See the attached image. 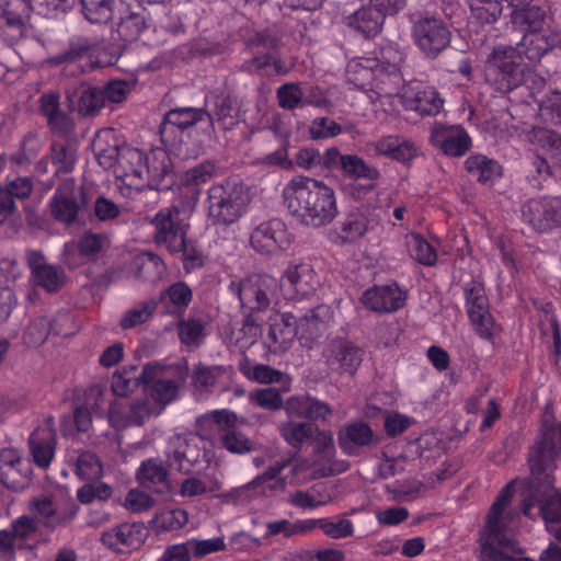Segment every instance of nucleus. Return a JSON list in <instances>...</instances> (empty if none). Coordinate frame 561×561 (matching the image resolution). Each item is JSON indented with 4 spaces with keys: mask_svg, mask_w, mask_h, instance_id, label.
<instances>
[{
    "mask_svg": "<svg viewBox=\"0 0 561 561\" xmlns=\"http://www.w3.org/2000/svg\"><path fill=\"white\" fill-rule=\"evenodd\" d=\"M540 436L530 449L529 480H514L510 484L514 483L512 494L517 486L522 490L523 513L533 517L531 510L538 504L539 515L545 520L547 530L553 531V525L561 522V492L554 488L552 476L558 450L554 438L561 437V425H545Z\"/></svg>",
    "mask_w": 561,
    "mask_h": 561,
    "instance_id": "f257e3e1",
    "label": "nucleus"
},
{
    "mask_svg": "<svg viewBox=\"0 0 561 561\" xmlns=\"http://www.w3.org/2000/svg\"><path fill=\"white\" fill-rule=\"evenodd\" d=\"M175 375L172 366L150 363L144 367L140 376L144 391L150 397L149 399L133 407H125L116 401L108 402L101 397L98 409L104 411L108 403V422L115 428H123L130 424L139 425L146 417L159 415L163 408L176 398L179 382L175 380Z\"/></svg>",
    "mask_w": 561,
    "mask_h": 561,
    "instance_id": "f03ea898",
    "label": "nucleus"
},
{
    "mask_svg": "<svg viewBox=\"0 0 561 561\" xmlns=\"http://www.w3.org/2000/svg\"><path fill=\"white\" fill-rule=\"evenodd\" d=\"M283 199L289 214L302 225L320 228L331 224L339 214L334 190L313 178L298 175L286 183Z\"/></svg>",
    "mask_w": 561,
    "mask_h": 561,
    "instance_id": "7ed1b4c3",
    "label": "nucleus"
},
{
    "mask_svg": "<svg viewBox=\"0 0 561 561\" xmlns=\"http://www.w3.org/2000/svg\"><path fill=\"white\" fill-rule=\"evenodd\" d=\"M401 56L393 60L380 62L376 58L356 57L346 66L347 80L355 87L366 91L370 101L382 111H391L394 101L391 99L397 85L402 81L399 69Z\"/></svg>",
    "mask_w": 561,
    "mask_h": 561,
    "instance_id": "20e7f679",
    "label": "nucleus"
},
{
    "mask_svg": "<svg viewBox=\"0 0 561 561\" xmlns=\"http://www.w3.org/2000/svg\"><path fill=\"white\" fill-rule=\"evenodd\" d=\"M514 483L507 484L492 504L480 530V561H535L529 558H512L503 549L512 545L510 525L513 512L508 508Z\"/></svg>",
    "mask_w": 561,
    "mask_h": 561,
    "instance_id": "39448f33",
    "label": "nucleus"
},
{
    "mask_svg": "<svg viewBox=\"0 0 561 561\" xmlns=\"http://www.w3.org/2000/svg\"><path fill=\"white\" fill-rule=\"evenodd\" d=\"M251 201L249 186L240 181L213 184L205 201L207 219L213 225H232L248 213Z\"/></svg>",
    "mask_w": 561,
    "mask_h": 561,
    "instance_id": "423d86ee",
    "label": "nucleus"
},
{
    "mask_svg": "<svg viewBox=\"0 0 561 561\" xmlns=\"http://www.w3.org/2000/svg\"><path fill=\"white\" fill-rule=\"evenodd\" d=\"M522 49L499 44L493 47L484 62L486 82L496 91L507 93L524 81Z\"/></svg>",
    "mask_w": 561,
    "mask_h": 561,
    "instance_id": "0eeeda50",
    "label": "nucleus"
},
{
    "mask_svg": "<svg viewBox=\"0 0 561 561\" xmlns=\"http://www.w3.org/2000/svg\"><path fill=\"white\" fill-rule=\"evenodd\" d=\"M73 2L75 0H9L1 9L0 27L5 26L3 35L15 41L23 36L25 22L32 10L48 15L55 10L66 11Z\"/></svg>",
    "mask_w": 561,
    "mask_h": 561,
    "instance_id": "6e6552de",
    "label": "nucleus"
},
{
    "mask_svg": "<svg viewBox=\"0 0 561 561\" xmlns=\"http://www.w3.org/2000/svg\"><path fill=\"white\" fill-rule=\"evenodd\" d=\"M211 447V442L198 434L176 436L169 445L170 459L182 472L199 473L215 458Z\"/></svg>",
    "mask_w": 561,
    "mask_h": 561,
    "instance_id": "1a4fd4ad",
    "label": "nucleus"
},
{
    "mask_svg": "<svg viewBox=\"0 0 561 561\" xmlns=\"http://www.w3.org/2000/svg\"><path fill=\"white\" fill-rule=\"evenodd\" d=\"M285 463H276L270 467L263 474L256 477L251 482L233 490L232 495L239 504H244L252 497L264 492L263 484L268 483L273 490H284L289 483H304L316 477V470L311 469L307 461L297 460L291 468V477L279 478L278 474L285 468Z\"/></svg>",
    "mask_w": 561,
    "mask_h": 561,
    "instance_id": "9d476101",
    "label": "nucleus"
},
{
    "mask_svg": "<svg viewBox=\"0 0 561 561\" xmlns=\"http://www.w3.org/2000/svg\"><path fill=\"white\" fill-rule=\"evenodd\" d=\"M230 289L238 296L242 308L250 312H261L275 302L278 282L270 275H251L240 282H232Z\"/></svg>",
    "mask_w": 561,
    "mask_h": 561,
    "instance_id": "9b49d317",
    "label": "nucleus"
},
{
    "mask_svg": "<svg viewBox=\"0 0 561 561\" xmlns=\"http://www.w3.org/2000/svg\"><path fill=\"white\" fill-rule=\"evenodd\" d=\"M146 157L142 150L123 146L119 159L113 168L115 186L122 195L131 197L146 184Z\"/></svg>",
    "mask_w": 561,
    "mask_h": 561,
    "instance_id": "f8f14e48",
    "label": "nucleus"
},
{
    "mask_svg": "<svg viewBox=\"0 0 561 561\" xmlns=\"http://www.w3.org/2000/svg\"><path fill=\"white\" fill-rule=\"evenodd\" d=\"M154 240L172 253H180L186 244L187 216L176 206L163 208L152 219Z\"/></svg>",
    "mask_w": 561,
    "mask_h": 561,
    "instance_id": "ddd939ff",
    "label": "nucleus"
},
{
    "mask_svg": "<svg viewBox=\"0 0 561 561\" xmlns=\"http://www.w3.org/2000/svg\"><path fill=\"white\" fill-rule=\"evenodd\" d=\"M391 99L394 101V107L390 112H394L397 105L401 104L405 110L417 112L421 115H436L444 104L435 88L420 81H411L408 84H402L401 81Z\"/></svg>",
    "mask_w": 561,
    "mask_h": 561,
    "instance_id": "4468645a",
    "label": "nucleus"
},
{
    "mask_svg": "<svg viewBox=\"0 0 561 561\" xmlns=\"http://www.w3.org/2000/svg\"><path fill=\"white\" fill-rule=\"evenodd\" d=\"M237 422L236 413L229 410H214L198 419L202 430L210 427L219 432L225 448L233 454H243L252 450L253 443L241 432L233 428Z\"/></svg>",
    "mask_w": 561,
    "mask_h": 561,
    "instance_id": "2eb2a0df",
    "label": "nucleus"
},
{
    "mask_svg": "<svg viewBox=\"0 0 561 561\" xmlns=\"http://www.w3.org/2000/svg\"><path fill=\"white\" fill-rule=\"evenodd\" d=\"M280 285L287 298L302 300L316 293L320 279L309 262L295 260L284 270Z\"/></svg>",
    "mask_w": 561,
    "mask_h": 561,
    "instance_id": "dca6fc26",
    "label": "nucleus"
},
{
    "mask_svg": "<svg viewBox=\"0 0 561 561\" xmlns=\"http://www.w3.org/2000/svg\"><path fill=\"white\" fill-rule=\"evenodd\" d=\"M291 234L286 224L277 218L256 226L250 236L251 247L264 255H276L290 248Z\"/></svg>",
    "mask_w": 561,
    "mask_h": 561,
    "instance_id": "f3484780",
    "label": "nucleus"
},
{
    "mask_svg": "<svg viewBox=\"0 0 561 561\" xmlns=\"http://www.w3.org/2000/svg\"><path fill=\"white\" fill-rule=\"evenodd\" d=\"M322 358L331 371L352 376L362 364L363 351L348 339L335 336L327 341Z\"/></svg>",
    "mask_w": 561,
    "mask_h": 561,
    "instance_id": "a211bd4d",
    "label": "nucleus"
},
{
    "mask_svg": "<svg viewBox=\"0 0 561 561\" xmlns=\"http://www.w3.org/2000/svg\"><path fill=\"white\" fill-rule=\"evenodd\" d=\"M412 36L416 46L428 57H436L450 42V32L437 18H421L415 21Z\"/></svg>",
    "mask_w": 561,
    "mask_h": 561,
    "instance_id": "6ab92c4d",
    "label": "nucleus"
},
{
    "mask_svg": "<svg viewBox=\"0 0 561 561\" xmlns=\"http://www.w3.org/2000/svg\"><path fill=\"white\" fill-rule=\"evenodd\" d=\"M148 536L147 528L141 523H122L104 530L101 542L116 553H129L139 549Z\"/></svg>",
    "mask_w": 561,
    "mask_h": 561,
    "instance_id": "aec40b11",
    "label": "nucleus"
},
{
    "mask_svg": "<svg viewBox=\"0 0 561 561\" xmlns=\"http://www.w3.org/2000/svg\"><path fill=\"white\" fill-rule=\"evenodd\" d=\"M300 333V325L297 327L293 314L275 312L270 317L265 344L271 352L283 353L291 346L295 337Z\"/></svg>",
    "mask_w": 561,
    "mask_h": 561,
    "instance_id": "412c9836",
    "label": "nucleus"
},
{
    "mask_svg": "<svg viewBox=\"0 0 561 561\" xmlns=\"http://www.w3.org/2000/svg\"><path fill=\"white\" fill-rule=\"evenodd\" d=\"M466 300L468 316L476 331L483 337L491 335L493 319L489 311V300L483 286L478 282H471L466 286Z\"/></svg>",
    "mask_w": 561,
    "mask_h": 561,
    "instance_id": "4be33fe9",
    "label": "nucleus"
},
{
    "mask_svg": "<svg viewBox=\"0 0 561 561\" xmlns=\"http://www.w3.org/2000/svg\"><path fill=\"white\" fill-rule=\"evenodd\" d=\"M523 216L538 231L561 226V197L530 201Z\"/></svg>",
    "mask_w": 561,
    "mask_h": 561,
    "instance_id": "5701e85b",
    "label": "nucleus"
},
{
    "mask_svg": "<svg viewBox=\"0 0 561 561\" xmlns=\"http://www.w3.org/2000/svg\"><path fill=\"white\" fill-rule=\"evenodd\" d=\"M431 141L445 154L451 157L463 156L471 146L470 137L462 127L447 126L440 123H436L432 127Z\"/></svg>",
    "mask_w": 561,
    "mask_h": 561,
    "instance_id": "b1692460",
    "label": "nucleus"
},
{
    "mask_svg": "<svg viewBox=\"0 0 561 561\" xmlns=\"http://www.w3.org/2000/svg\"><path fill=\"white\" fill-rule=\"evenodd\" d=\"M405 293L397 285H387L367 289L362 297L363 304L377 312H392L405 302Z\"/></svg>",
    "mask_w": 561,
    "mask_h": 561,
    "instance_id": "393cba45",
    "label": "nucleus"
},
{
    "mask_svg": "<svg viewBox=\"0 0 561 561\" xmlns=\"http://www.w3.org/2000/svg\"><path fill=\"white\" fill-rule=\"evenodd\" d=\"M33 191V182L27 176H8L0 186V226L15 213L13 197L25 198Z\"/></svg>",
    "mask_w": 561,
    "mask_h": 561,
    "instance_id": "a878e982",
    "label": "nucleus"
},
{
    "mask_svg": "<svg viewBox=\"0 0 561 561\" xmlns=\"http://www.w3.org/2000/svg\"><path fill=\"white\" fill-rule=\"evenodd\" d=\"M28 468L19 450L14 448L0 449V481L9 489L18 490L26 480Z\"/></svg>",
    "mask_w": 561,
    "mask_h": 561,
    "instance_id": "bb28decb",
    "label": "nucleus"
},
{
    "mask_svg": "<svg viewBox=\"0 0 561 561\" xmlns=\"http://www.w3.org/2000/svg\"><path fill=\"white\" fill-rule=\"evenodd\" d=\"M122 145L118 134L113 128H103L96 133L92 141V149L99 164L104 169L115 167L121 156Z\"/></svg>",
    "mask_w": 561,
    "mask_h": 561,
    "instance_id": "cd10ccee",
    "label": "nucleus"
},
{
    "mask_svg": "<svg viewBox=\"0 0 561 561\" xmlns=\"http://www.w3.org/2000/svg\"><path fill=\"white\" fill-rule=\"evenodd\" d=\"M108 245L105 237L96 233L84 234L78 244L68 243L65 245L64 262L70 267L82 264V257H90L101 252Z\"/></svg>",
    "mask_w": 561,
    "mask_h": 561,
    "instance_id": "c85d7f7f",
    "label": "nucleus"
},
{
    "mask_svg": "<svg viewBox=\"0 0 561 561\" xmlns=\"http://www.w3.org/2000/svg\"><path fill=\"white\" fill-rule=\"evenodd\" d=\"M53 216L64 222L72 221L78 213L76 201V183L72 179H66L57 188L50 202Z\"/></svg>",
    "mask_w": 561,
    "mask_h": 561,
    "instance_id": "c756f323",
    "label": "nucleus"
},
{
    "mask_svg": "<svg viewBox=\"0 0 561 561\" xmlns=\"http://www.w3.org/2000/svg\"><path fill=\"white\" fill-rule=\"evenodd\" d=\"M531 141L541 149L547 157H538L535 165L539 174L552 173L548 158L561 161V138L554 131L546 128H536L533 131Z\"/></svg>",
    "mask_w": 561,
    "mask_h": 561,
    "instance_id": "7c9ffc66",
    "label": "nucleus"
},
{
    "mask_svg": "<svg viewBox=\"0 0 561 561\" xmlns=\"http://www.w3.org/2000/svg\"><path fill=\"white\" fill-rule=\"evenodd\" d=\"M113 21L118 38L124 42L138 39L147 28L145 15L133 11L124 2H119V10Z\"/></svg>",
    "mask_w": 561,
    "mask_h": 561,
    "instance_id": "2f4dec72",
    "label": "nucleus"
},
{
    "mask_svg": "<svg viewBox=\"0 0 561 561\" xmlns=\"http://www.w3.org/2000/svg\"><path fill=\"white\" fill-rule=\"evenodd\" d=\"M286 411L289 415L321 421H327L332 414L328 403L307 394L290 398Z\"/></svg>",
    "mask_w": 561,
    "mask_h": 561,
    "instance_id": "473e14b6",
    "label": "nucleus"
},
{
    "mask_svg": "<svg viewBox=\"0 0 561 561\" xmlns=\"http://www.w3.org/2000/svg\"><path fill=\"white\" fill-rule=\"evenodd\" d=\"M55 432L50 424L37 428L30 437V447L34 462L41 468H47L55 454Z\"/></svg>",
    "mask_w": 561,
    "mask_h": 561,
    "instance_id": "72a5a7b5",
    "label": "nucleus"
},
{
    "mask_svg": "<svg viewBox=\"0 0 561 561\" xmlns=\"http://www.w3.org/2000/svg\"><path fill=\"white\" fill-rule=\"evenodd\" d=\"M332 320L333 310L330 306L320 305L316 307L300 321V340L307 343L321 336Z\"/></svg>",
    "mask_w": 561,
    "mask_h": 561,
    "instance_id": "f704fd0d",
    "label": "nucleus"
},
{
    "mask_svg": "<svg viewBox=\"0 0 561 561\" xmlns=\"http://www.w3.org/2000/svg\"><path fill=\"white\" fill-rule=\"evenodd\" d=\"M27 260L37 285L44 287L47 291H55L61 286L64 282L62 274L54 266L46 264L42 254L32 252Z\"/></svg>",
    "mask_w": 561,
    "mask_h": 561,
    "instance_id": "c9c22d12",
    "label": "nucleus"
},
{
    "mask_svg": "<svg viewBox=\"0 0 561 561\" xmlns=\"http://www.w3.org/2000/svg\"><path fill=\"white\" fill-rule=\"evenodd\" d=\"M378 154L387 156L399 162H409L417 156L415 145L397 136H387L374 144Z\"/></svg>",
    "mask_w": 561,
    "mask_h": 561,
    "instance_id": "e433bc0d",
    "label": "nucleus"
},
{
    "mask_svg": "<svg viewBox=\"0 0 561 561\" xmlns=\"http://www.w3.org/2000/svg\"><path fill=\"white\" fill-rule=\"evenodd\" d=\"M383 15L374 5L363 7L345 18V23L350 27L367 36H374L381 30Z\"/></svg>",
    "mask_w": 561,
    "mask_h": 561,
    "instance_id": "4c0bfd02",
    "label": "nucleus"
},
{
    "mask_svg": "<svg viewBox=\"0 0 561 561\" xmlns=\"http://www.w3.org/2000/svg\"><path fill=\"white\" fill-rule=\"evenodd\" d=\"M134 267L129 274L134 277L144 278L148 282L161 280L167 272L163 261L151 252H142L135 256Z\"/></svg>",
    "mask_w": 561,
    "mask_h": 561,
    "instance_id": "58836bf2",
    "label": "nucleus"
},
{
    "mask_svg": "<svg viewBox=\"0 0 561 561\" xmlns=\"http://www.w3.org/2000/svg\"><path fill=\"white\" fill-rule=\"evenodd\" d=\"M373 438V432L365 423H352L339 433V444L344 453L353 455L356 450L367 445Z\"/></svg>",
    "mask_w": 561,
    "mask_h": 561,
    "instance_id": "ea45409f",
    "label": "nucleus"
},
{
    "mask_svg": "<svg viewBox=\"0 0 561 561\" xmlns=\"http://www.w3.org/2000/svg\"><path fill=\"white\" fill-rule=\"evenodd\" d=\"M146 183L160 184L172 172V162L164 149L156 148L146 157Z\"/></svg>",
    "mask_w": 561,
    "mask_h": 561,
    "instance_id": "a19ab883",
    "label": "nucleus"
},
{
    "mask_svg": "<svg viewBox=\"0 0 561 561\" xmlns=\"http://www.w3.org/2000/svg\"><path fill=\"white\" fill-rule=\"evenodd\" d=\"M471 11L469 26L493 24L503 13L502 0H466Z\"/></svg>",
    "mask_w": 561,
    "mask_h": 561,
    "instance_id": "79ce46f5",
    "label": "nucleus"
},
{
    "mask_svg": "<svg viewBox=\"0 0 561 561\" xmlns=\"http://www.w3.org/2000/svg\"><path fill=\"white\" fill-rule=\"evenodd\" d=\"M82 13L90 23L113 21L119 10L117 0H80Z\"/></svg>",
    "mask_w": 561,
    "mask_h": 561,
    "instance_id": "37998d69",
    "label": "nucleus"
},
{
    "mask_svg": "<svg viewBox=\"0 0 561 561\" xmlns=\"http://www.w3.org/2000/svg\"><path fill=\"white\" fill-rule=\"evenodd\" d=\"M205 106L211 119L219 122L225 129L231 128L237 123L231 100L226 95L210 94L206 96Z\"/></svg>",
    "mask_w": 561,
    "mask_h": 561,
    "instance_id": "c03bdc74",
    "label": "nucleus"
},
{
    "mask_svg": "<svg viewBox=\"0 0 561 561\" xmlns=\"http://www.w3.org/2000/svg\"><path fill=\"white\" fill-rule=\"evenodd\" d=\"M468 172L477 176L484 184H492L502 174L501 165L483 154H474L466 160Z\"/></svg>",
    "mask_w": 561,
    "mask_h": 561,
    "instance_id": "a18cd8bd",
    "label": "nucleus"
},
{
    "mask_svg": "<svg viewBox=\"0 0 561 561\" xmlns=\"http://www.w3.org/2000/svg\"><path fill=\"white\" fill-rule=\"evenodd\" d=\"M404 244L410 256L420 264L433 266L437 262L438 256L436 250L421 234L415 232L407 233Z\"/></svg>",
    "mask_w": 561,
    "mask_h": 561,
    "instance_id": "49530a36",
    "label": "nucleus"
},
{
    "mask_svg": "<svg viewBox=\"0 0 561 561\" xmlns=\"http://www.w3.org/2000/svg\"><path fill=\"white\" fill-rule=\"evenodd\" d=\"M545 14L542 10L530 2L512 11V23L520 32L529 33L541 28Z\"/></svg>",
    "mask_w": 561,
    "mask_h": 561,
    "instance_id": "de8ad7c7",
    "label": "nucleus"
},
{
    "mask_svg": "<svg viewBox=\"0 0 561 561\" xmlns=\"http://www.w3.org/2000/svg\"><path fill=\"white\" fill-rule=\"evenodd\" d=\"M192 289L183 282H178L167 288L160 296V301L169 313L182 312L191 304Z\"/></svg>",
    "mask_w": 561,
    "mask_h": 561,
    "instance_id": "09e8293b",
    "label": "nucleus"
},
{
    "mask_svg": "<svg viewBox=\"0 0 561 561\" xmlns=\"http://www.w3.org/2000/svg\"><path fill=\"white\" fill-rule=\"evenodd\" d=\"M137 479L140 484L154 488L157 492H163L168 488L167 470L158 460L144 461L137 471Z\"/></svg>",
    "mask_w": 561,
    "mask_h": 561,
    "instance_id": "8fccbe9b",
    "label": "nucleus"
},
{
    "mask_svg": "<svg viewBox=\"0 0 561 561\" xmlns=\"http://www.w3.org/2000/svg\"><path fill=\"white\" fill-rule=\"evenodd\" d=\"M558 43V35L548 37L539 31H535L526 33L518 47L525 48V50H522V54L524 53L528 59L536 60Z\"/></svg>",
    "mask_w": 561,
    "mask_h": 561,
    "instance_id": "3c124183",
    "label": "nucleus"
},
{
    "mask_svg": "<svg viewBox=\"0 0 561 561\" xmlns=\"http://www.w3.org/2000/svg\"><path fill=\"white\" fill-rule=\"evenodd\" d=\"M368 228L369 219L365 215H351L341 222L334 241L341 244L355 242L367 233Z\"/></svg>",
    "mask_w": 561,
    "mask_h": 561,
    "instance_id": "603ef678",
    "label": "nucleus"
},
{
    "mask_svg": "<svg viewBox=\"0 0 561 561\" xmlns=\"http://www.w3.org/2000/svg\"><path fill=\"white\" fill-rule=\"evenodd\" d=\"M76 474L81 480L92 481L102 477L103 467L96 455L90 451H82L76 457L68 456Z\"/></svg>",
    "mask_w": 561,
    "mask_h": 561,
    "instance_id": "864d4df0",
    "label": "nucleus"
},
{
    "mask_svg": "<svg viewBox=\"0 0 561 561\" xmlns=\"http://www.w3.org/2000/svg\"><path fill=\"white\" fill-rule=\"evenodd\" d=\"M219 489L220 483L218 479L210 474L191 476L182 481L179 494L183 497H192L213 493Z\"/></svg>",
    "mask_w": 561,
    "mask_h": 561,
    "instance_id": "5fc2aeb1",
    "label": "nucleus"
},
{
    "mask_svg": "<svg viewBox=\"0 0 561 561\" xmlns=\"http://www.w3.org/2000/svg\"><path fill=\"white\" fill-rule=\"evenodd\" d=\"M42 112L51 129L65 133L70 128V119L59 110V96L54 93L44 94L41 99Z\"/></svg>",
    "mask_w": 561,
    "mask_h": 561,
    "instance_id": "6e6d98bb",
    "label": "nucleus"
},
{
    "mask_svg": "<svg viewBox=\"0 0 561 561\" xmlns=\"http://www.w3.org/2000/svg\"><path fill=\"white\" fill-rule=\"evenodd\" d=\"M188 522V514L182 508L162 510L157 513L151 522L157 533L175 531L184 527Z\"/></svg>",
    "mask_w": 561,
    "mask_h": 561,
    "instance_id": "4d7b16f0",
    "label": "nucleus"
},
{
    "mask_svg": "<svg viewBox=\"0 0 561 561\" xmlns=\"http://www.w3.org/2000/svg\"><path fill=\"white\" fill-rule=\"evenodd\" d=\"M248 70L259 72L265 76L285 75L291 69L290 64H286L272 54L255 56L247 65Z\"/></svg>",
    "mask_w": 561,
    "mask_h": 561,
    "instance_id": "13d9d810",
    "label": "nucleus"
},
{
    "mask_svg": "<svg viewBox=\"0 0 561 561\" xmlns=\"http://www.w3.org/2000/svg\"><path fill=\"white\" fill-rule=\"evenodd\" d=\"M241 370L251 380H254L260 383H284L285 387L283 391H289L288 377L267 365H255L253 367L242 365Z\"/></svg>",
    "mask_w": 561,
    "mask_h": 561,
    "instance_id": "bf43d9fd",
    "label": "nucleus"
},
{
    "mask_svg": "<svg viewBox=\"0 0 561 561\" xmlns=\"http://www.w3.org/2000/svg\"><path fill=\"white\" fill-rule=\"evenodd\" d=\"M53 331L56 334L68 335L69 331L59 328L56 324H49L44 318L33 321L24 333V342L30 346L41 345L47 337L48 333Z\"/></svg>",
    "mask_w": 561,
    "mask_h": 561,
    "instance_id": "052dcab7",
    "label": "nucleus"
},
{
    "mask_svg": "<svg viewBox=\"0 0 561 561\" xmlns=\"http://www.w3.org/2000/svg\"><path fill=\"white\" fill-rule=\"evenodd\" d=\"M325 488L317 484L309 491H297L289 496V502L304 510H313L327 504L330 496L324 494Z\"/></svg>",
    "mask_w": 561,
    "mask_h": 561,
    "instance_id": "680f3d73",
    "label": "nucleus"
},
{
    "mask_svg": "<svg viewBox=\"0 0 561 561\" xmlns=\"http://www.w3.org/2000/svg\"><path fill=\"white\" fill-rule=\"evenodd\" d=\"M343 172L351 180L354 179H379L380 172L375 167L367 164L356 154H345L343 158Z\"/></svg>",
    "mask_w": 561,
    "mask_h": 561,
    "instance_id": "e2e57ef3",
    "label": "nucleus"
},
{
    "mask_svg": "<svg viewBox=\"0 0 561 561\" xmlns=\"http://www.w3.org/2000/svg\"><path fill=\"white\" fill-rule=\"evenodd\" d=\"M216 167L211 161H204L185 170L180 175V183L188 187H199L215 175Z\"/></svg>",
    "mask_w": 561,
    "mask_h": 561,
    "instance_id": "0e129e2a",
    "label": "nucleus"
},
{
    "mask_svg": "<svg viewBox=\"0 0 561 561\" xmlns=\"http://www.w3.org/2000/svg\"><path fill=\"white\" fill-rule=\"evenodd\" d=\"M156 309L157 302L154 300L138 304L123 314L119 324L125 330L133 329L145 323L153 314Z\"/></svg>",
    "mask_w": 561,
    "mask_h": 561,
    "instance_id": "69168bd1",
    "label": "nucleus"
},
{
    "mask_svg": "<svg viewBox=\"0 0 561 561\" xmlns=\"http://www.w3.org/2000/svg\"><path fill=\"white\" fill-rule=\"evenodd\" d=\"M138 386V375L134 367L116 371L112 377V391L117 397H126Z\"/></svg>",
    "mask_w": 561,
    "mask_h": 561,
    "instance_id": "338daca9",
    "label": "nucleus"
},
{
    "mask_svg": "<svg viewBox=\"0 0 561 561\" xmlns=\"http://www.w3.org/2000/svg\"><path fill=\"white\" fill-rule=\"evenodd\" d=\"M314 427L310 423L288 422L280 427L282 436L291 446H298L312 436Z\"/></svg>",
    "mask_w": 561,
    "mask_h": 561,
    "instance_id": "774afa93",
    "label": "nucleus"
}]
</instances>
